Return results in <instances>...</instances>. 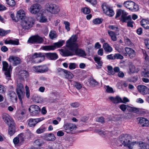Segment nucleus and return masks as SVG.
Here are the masks:
<instances>
[{
  "label": "nucleus",
  "mask_w": 149,
  "mask_h": 149,
  "mask_svg": "<svg viewBox=\"0 0 149 149\" xmlns=\"http://www.w3.org/2000/svg\"><path fill=\"white\" fill-rule=\"evenodd\" d=\"M77 39L76 36H72L67 41L66 46L70 50L72 51L73 54L75 53L81 56H85L86 54L84 51L78 48V46L76 42Z\"/></svg>",
  "instance_id": "f257e3e1"
},
{
  "label": "nucleus",
  "mask_w": 149,
  "mask_h": 149,
  "mask_svg": "<svg viewBox=\"0 0 149 149\" xmlns=\"http://www.w3.org/2000/svg\"><path fill=\"white\" fill-rule=\"evenodd\" d=\"M131 136L128 134H125L121 135L119 137V141L129 149H135L139 147L140 145L138 142L135 141L130 143V140L131 139Z\"/></svg>",
  "instance_id": "f03ea898"
},
{
  "label": "nucleus",
  "mask_w": 149,
  "mask_h": 149,
  "mask_svg": "<svg viewBox=\"0 0 149 149\" xmlns=\"http://www.w3.org/2000/svg\"><path fill=\"white\" fill-rule=\"evenodd\" d=\"M35 21V19L33 17L26 18L22 21L21 24L22 27L25 30H28L33 26Z\"/></svg>",
  "instance_id": "7ed1b4c3"
},
{
  "label": "nucleus",
  "mask_w": 149,
  "mask_h": 149,
  "mask_svg": "<svg viewBox=\"0 0 149 149\" xmlns=\"http://www.w3.org/2000/svg\"><path fill=\"white\" fill-rule=\"evenodd\" d=\"M44 55V53H35L31 55L30 60L32 62L35 63H40L45 59Z\"/></svg>",
  "instance_id": "20e7f679"
},
{
  "label": "nucleus",
  "mask_w": 149,
  "mask_h": 149,
  "mask_svg": "<svg viewBox=\"0 0 149 149\" xmlns=\"http://www.w3.org/2000/svg\"><path fill=\"white\" fill-rule=\"evenodd\" d=\"M45 9L47 11L53 14H57L60 11L58 6L52 3H47L45 6Z\"/></svg>",
  "instance_id": "39448f33"
},
{
  "label": "nucleus",
  "mask_w": 149,
  "mask_h": 149,
  "mask_svg": "<svg viewBox=\"0 0 149 149\" xmlns=\"http://www.w3.org/2000/svg\"><path fill=\"white\" fill-rule=\"evenodd\" d=\"M125 7L133 12H136L139 9L138 5L133 1H125L123 3Z\"/></svg>",
  "instance_id": "423d86ee"
},
{
  "label": "nucleus",
  "mask_w": 149,
  "mask_h": 149,
  "mask_svg": "<svg viewBox=\"0 0 149 149\" xmlns=\"http://www.w3.org/2000/svg\"><path fill=\"white\" fill-rule=\"evenodd\" d=\"M23 88V86L21 83H17L16 92L21 104H22V99L24 96V93L22 91Z\"/></svg>",
  "instance_id": "0eeeda50"
},
{
  "label": "nucleus",
  "mask_w": 149,
  "mask_h": 149,
  "mask_svg": "<svg viewBox=\"0 0 149 149\" xmlns=\"http://www.w3.org/2000/svg\"><path fill=\"white\" fill-rule=\"evenodd\" d=\"M121 15V21L123 22H127V20L130 18V16H127V13L124 10L119 9L117 10L116 16V18L119 17Z\"/></svg>",
  "instance_id": "6e6552de"
},
{
  "label": "nucleus",
  "mask_w": 149,
  "mask_h": 149,
  "mask_svg": "<svg viewBox=\"0 0 149 149\" xmlns=\"http://www.w3.org/2000/svg\"><path fill=\"white\" fill-rule=\"evenodd\" d=\"M102 8L104 13L109 17H112L114 15L115 13L113 9L109 7L106 3L102 4Z\"/></svg>",
  "instance_id": "1a4fd4ad"
},
{
  "label": "nucleus",
  "mask_w": 149,
  "mask_h": 149,
  "mask_svg": "<svg viewBox=\"0 0 149 149\" xmlns=\"http://www.w3.org/2000/svg\"><path fill=\"white\" fill-rule=\"evenodd\" d=\"M3 68L2 70L5 72L4 74L6 77L10 78V74L12 71V68L11 66L8 67V63L5 61L2 62Z\"/></svg>",
  "instance_id": "9d476101"
},
{
  "label": "nucleus",
  "mask_w": 149,
  "mask_h": 149,
  "mask_svg": "<svg viewBox=\"0 0 149 149\" xmlns=\"http://www.w3.org/2000/svg\"><path fill=\"white\" fill-rule=\"evenodd\" d=\"M43 40L42 38L38 35H36L31 37L30 38L28 42L31 43H42Z\"/></svg>",
  "instance_id": "9b49d317"
},
{
  "label": "nucleus",
  "mask_w": 149,
  "mask_h": 149,
  "mask_svg": "<svg viewBox=\"0 0 149 149\" xmlns=\"http://www.w3.org/2000/svg\"><path fill=\"white\" fill-rule=\"evenodd\" d=\"M29 111L32 116H35L38 114L40 111V108L36 105H32L29 108Z\"/></svg>",
  "instance_id": "f8f14e48"
},
{
  "label": "nucleus",
  "mask_w": 149,
  "mask_h": 149,
  "mask_svg": "<svg viewBox=\"0 0 149 149\" xmlns=\"http://www.w3.org/2000/svg\"><path fill=\"white\" fill-rule=\"evenodd\" d=\"M44 119V118H43L35 119L31 118L27 121L28 123V125L30 127H34L38 123L43 120Z\"/></svg>",
  "instance_id": "ddd939ff"
},
{
  "label": "nucleus",
  "mask_w": 149,
  "mask_h": 149,
  "mask_svg": "<svg viewBox=\"0 0 149 149\" xmlns=\"http://www.w3.org/2000/svg\"><path fill=\"white\" fill-rule=\"evenodd\" d=\"M64 129L67 132H69L75 130L77 128L76 126L74 124L71 123H67L63 125Z\"/></svg>",
  "instance_id": "4468645a"
},
{
  "label": "nucleus",
  "mask_w": 149,
  "mask_h": 149,
  "mask_svg": "<svg viewBox=\"0 0 149 149\" xmlns=\"http://www.w3.org/2000/svg\"><path fill=\"white\" fill-rule=\"evenodd\" d=\"M40 9V5L36 3L32 5L29 8V11L30 13L33 14H36L38 13Z\"/></svg>",
  "instance_id": "2eb2a0df"
},
{
  "label": "nucleus",
  "mask_w": 149,
  "mask_h": 149,
  "mask_svg": "<svg viewBox=\"0 0 149 149\" xmlns=\"http://www.w3.org/2000/svg\"><path fill=\"white\" fill-rule=\"evenodd\" d=\"M9 61L12 63L14 66H16L21 62V59L20 58L14 56H10L9 58Z\"/></svg>",
  "instance_id": "dca6fc26"
},
{
  "label": "nucleus",
  "mask_w": 149,
  "mask_h": 149,
  "mask_svg": "<svg viewBox=\"0 0 149 149\" xmlns=\"http://www.w3.org/2000/svg\"><path fill=\"white\" fill-rule=\"evenodd\" d=\"M2 118L4 121L8 125L14 123L12 118L7 113H3L2 115Z\"/></svg>",
  "instance_id": "f3484780"
},
{
  "label": "nucleus",
  "mask_w": 149,
  "mask_h": 149,
  "mask_svg": "<svg viewBox=\"0 0 149 149\" xmlns=\"http://www.w3.org/2000/svg\"><path fill=\"white\" fill-rule=\"evenodd\" d=\"M137 89L139 91L142 95H145L149 94V89L144 86L139 85Z\"/></svg>",
  "instance_id": "a211bd4d"
},
{
  "label": "nucleus",
  "mask_w": 149,
  "mask_h": 149,
  "mask_svg": "<svg viewBox=\"0 0 149 149\" xmlns=\"http://www.w3.org/2000/svg\"><path fill=\"white\" fill-rule=\"evenodd\" d=\"M125 50L126 53L125 54V55L127 56L128 54L130 58L134 57L136 56L135 51L132 48L126 47Z\"/></svg>",
  "instance_id": "6ab92c4d"
},
{
  "label": "nucleus",
  "mask_w": 149,
  "mask_h": 149,
  "mask_svg": "<svg viewBox=\"0 0 149 149\" xmlns=\"http://www.w3.org/2000/svg\"><path fill=\"white\" fill-rule=\"evenodd\" d=\"M58 71L63 72L65 78L68 79H72L74 77L73 74L69 71L61 68L58 70Z\"/></svg>",
  "instance_id": "aec40b11"
},
{
  "label": "nucleus",
  "mask_w": 149,
  "mask_h": 149,
  "mask_svg": "<svg viewBox=\"0 0 149 149\" xmlns=\"http://www.w3.org/2000/svg\"><path fill=\"white\" fill-rule=\"evenodd\" d=\"M47 98H43L41 96L37 95H34L33 98V101L37 103H45L47 102Z\"/></svg>",
  "instance_id": "412c9836"
},
{
  "label": "nucleus",
  "mask_w": 149,
  "mask_h": 149,
  "mask_svg": "<svg viewBox=\"0 0 149 149\" xmlns=\"http://www.w3.org/2000/svg\"><path fill=\"white\" fill-rule=\"evenodd\" d=\"M44 56L48 59L52 60H55L58 58V56L56 53H44Z\"/></svg>",
  "instance_id": "4be33fe9"
},
{
  "label": "nucleus",
  "mask_w": 149,
  "mask_h": 149,
  "mask_svg": "<svg viewBox=\"0 0 149 149\" xmlns=\"http://www.w3.org/2000/svg\"><path fill=\"white\" fill-rule=\"evenodd\" d=\"M8 95L10 99L13 102H17V95L15 92L13 91H9L8 93Z\"/></svg>",
  "instance_id": "5701e85b"
},
{
  "label": "nucleus",
  "mask_w": 149,
  "mask_h": 149,
  "mask_svg": "<svg viewBox=\"0 0 149 149\" xmlns=\"http://www.w3.org/2000/svg\"><path fill=\"white\" fill-rule=\"evenodd\" d=\"M9 127L8 133V134L10 136H13L16 131V128L15 124L13 123L9 125Z\"/></svg>",
  "instance_id": "b1692460"
},
{
  "label": "nucleus",
  "mask_w": 149,
  "mask_h": 149,
  "mask_svg": "<svg viewBox=\"0 0 149 149\" xmlns=\"http://www.w3.org/2000/svg\"><path fill=\"white\" fill-rule=\"evenodd\" d=\"M139 121L143 127H148L149 125V120L145 118L141 117L139 118Z\"/></svg>",
  "instance_id": "393cba45"
},
{
  "label": "nucleus",
  "mask_w": 149,
  "mask_h": 149,
  "mask_svg": "<svg viewBox=\"0 0 149 149\" xmlns=\"http://www.w3.org/2000/svg\"><path fill=\"white\" fill-rule=\"evenodd\" d=\"M71 51L67 49H61L60 50V54L63 56H67L73 54L72 51Z\"/></svg>",
  "instance_id": "a878e982"
},
{
  "label": "nucleus",
  "mask_w": 149,
  "mask_h": 149,
  "mask_svg": "<svg viewBox=\"0 0 149 149\" xmlns=\"http://www.w3.org/2000/svg\"><path fill=\"white\" fill-rule=\"evenodd\" d=\"M141 26L146 29H149V20L145 19H142L140 22Z\"/></svg>",
  "instance_id": "bb28decb"
},
{
  "label": "nucleus",
  "mask_w": 149,
  "mask_h": 149,
  "mask_svg": "<svg viewBox=\"0 0 149 149\" xmlns=\"http://www.w3.org/2000/svg\"><path fill=\"white\" fill-rule=\"evenodd\" d=\"M17 16L21 19H25L26 12L23 10H20L17 12Z\"/></svg>",
  "instance_id": "cd10ccee"
},
{
  "label": "nucleus",
  "mask_w": 149,
  "mask_h": 149,
  "mask_svg": "<svg viewBox=\"0 0 149 149\" xmlns=\"http://www.w3.org/2000/svg\"><path fill=\"white\" fill-rule=\"evenodd\" d=\"M102 47L106 52L110 53L113 51L112 48L107 43H104Z\"/></svg>",
  "instance_id": "c85d7f7f"
},
{
  "label": "nucleus",
  "mask_w": 149,
  "mask_h": 149,
  "mask_svg": "<svg viewBox=\"0 0 149 149\" xmlns=\"http://www.w3.org/2000/svg\"><path fill=\"white\" fill-rule=\"evenodd\" d=\"M56 137L54 135L52 134H46L45 136V140L48 141H54L56 139Z\"/></svg>",
  "instance_id": "c756f323"
},
{
  "label": "nucleus",
  "mask_w": 149,
  "mask_h": 149,
  "mask_svg": "<svg viewBox=\"0 0 149 149\" xmlns=\"http://www.w3.org/2000/svg\"><path fill=\"white\" fill-rule=\"evenodd\" d=\"M109 99L113 103L116 104L120 103L121 102V98L119 96H116L115 97L111 96Z\"/></svg>",
  "instance_id": "7c9ffc66"
},
{
  "label": "nucleus",
  "mask_w": 149,
  "mask_h": 149,
  "mask_svg": "<svg viewBox=\"0 0 149 149\" xmlns=\"http://www.w3.org/2000/svg\"><path fill=\"white\" fill-rule=\"evenodd\" d=\"M5 43L6 44H9L13 45H18L19 44V40H6L5 41Z\"/></svg>",
  "instance_id": "2f4dec72"
},
{
  "label": "nucleus",
  "mask_w": 149,
  "mask_h": 149,
  "mask_svg": "<svg viewBox=\"0 0 149 149\" xmlns=\"http://www.w3.org/2000/svg\"><path fill=\"white\" fill-rule=\"evenodd\" d=\"M41 49L46 51L53 50L55 49L53 45L43 46L41 47Z\"/></svg>",
  "instance_id": "473e14b6"
},
{
  "label": "nucleus",
  "mask_w": 149,
  "mask_h": 149,
  "mask_svg": "<svg viewBox=\"0 0 149 149\" xmlns=\"http://www.w3.org/2000/svg\"><path fill=\"white\" fill-rule=\"evenodd\" d=\"M108 33L111 37V40L113 41H116L117 40V37L115 33L112 31L108 30Z\"/></svg>",
  "instance_id": "72a5a7b5"
},
{
  "label": "nucleus",
  "mask_w": 149,
  "mask_h": 149,
  "mask_svg": "<svg viewBox=\"0 0 149 149\" xmlns=\"http://www.w3.org/2000/svg\"><path fill=\"white\" fill-rule=\"evenodd\" d=\"M23 135V134H19L17 136L14 138L13 139V142L16 145L19 143V140L21 139Z\"/></svg>",
  "instance_id": "f704fd0d"
},
{
  "label": "nucleus",
  "mask_w": 149,
  "mask_h": 149,
  "mask_svg": "<svg viewBox=\"0 0 149 149\" xmlns=\"http://www.w3.org/2000/svg\"><path fill=\"white\" fill-rule=\"evenodd\" d=\"M65 42V41L63 40H61L58 42L55 43L53 46L54 47L55 49L56 48H59L63 46Z\"/></svg>",
  "instance_id": "c9c22d12"
},
{
  "label": "nucleus",
  "mask_w": 149,
  "mask_h": 149,
  "mask_svg": "<svg viewBox=\"0 0 149 149\" xmlns=\"http://www.w3.org/2000/svg\"><path fill=\"white\" fill-rule=\"evenodd\" d=\"M107 72L108 74L110 75H114V71H113V67L111 65H107Z\"/></svg>",
  "instance_id": "e433bc0d"
},
{
  "label": "nucleus",
  "mask_w": 149,
  "mask_h": 149,
  "mask_svg": "<svg viewBox=\"0 0 149 149\" xmlns=\"http://www.w3.org/2000/svg\"><path fill=\"white\" fill-rule=\"evenodd\" d=\"M108 28L110 29L115 30L117 35H118L119 34V33L117 34L118 32L119 31L118 28L117 26L113 25H109L108 26Z\"/></svg>",
  "instance_id": "4c0bfd02"
},
{
  "label": "nucleus",
  "mask_w": 149,
  "mask_h": 149,
  "mask_svg": "<svg viewBox=\"0 0 149 149\" xmlns=\"http://www.w3.org/2000/svg\"><path fill=\"white\" fill-rule=\"evenodd\" d=\"M129 68L130 71L131 73L137 72L139 70H138V69L137 70H136L134 66L132 64H130L129 65Z\"/></svg>",
  "instance_id": "58836bf2"
},
{
  "label": "nucleus",
  "mask_w": 149,
  "mask_h": 149,
  "mask_svg": "<svg viewBox=\"0 0 149 149\" xmlns=\"http://www.w3.org/2000/svg\"><path fill=\"white\" fill-rule=\"evenodd\" d=\"M94 60L98 65L100 66L102 65V61H101V57L98 56H96L94 57Z\"/></svg>",
  "instance_id": "ea45409f"
},
{
  "label": "nucleus",
  "mask_w": 149,
  "mask_h": 149,
  "mask_svg": "<svg viewBox=\"0 0 149 149\" xmlns=\"http://www.w3.org/2000/svg\"><path fill=\"white\" fill-rule=\"evenodd\" d=\"M40 73H44L48 70V68L45 65H40Z\"/></svg>",
  "instance_id": "a19ab883"
},
{
  "label": "nucleus",
  "mask_w": 149,
  "mask_h": 149,
  "mask_svg": "<svg viewBox=\"0 0 149 149\" xmlns=\"http://www.w3.org/2000/svg\"><path fill=\"white\" fill-rule=\"evenodd\" d=\"M19 112H20V111L19 110H18L16 111L15 114L18 120H23L24 118V116L20 114Z\"/></svg>",
  "instance_id": "79ce46f5"
},
{
  "label": "nucleus",
  "mask_w": 149,
  "mask_h": 149,
  "mask_svg": "<svg viewBox=\"0 0 149 149\" xmlns=\"http://www.w3.org/2000/svg\"><path fill=\"white\" fill-rule=\"evenodd\" d=\"M57 36L56 33L55 31H51L49 33V37L52 39H54L56 38Z\"/></svg>",
  "instance_id": "37998d69"
},
{
  "label": "nucleus",
  "mask_w": 149,
  "mask_h": 149,
  "mask_svg": "<svg viewBox=\"0 0 149 149\" xmlns=\"http://www.w3.org/2000/svg\"><path fill=\"white\" fill-rule=\"evenodd\" d=\"M46 130V128L43 127H41L36 130V132L37 134H40L45 132Z\"/></svg>",
  "instance_id": "c03bdc74"
},
{
  "label": "nucleus",
  "mask_w": 149,
  "mask_h": 149,
  "mask_svg": "<svg viewBox=\"0 0 149 149\" xmlns=\"http://www.w3.org/2000/svg\"><path fill=\"white\" fill-rule=\"evenodd\" d=\"M127 26L128 27L132 28L133 27V24L134 22L133 21H132L131 19V17L130 16V18L127 20Z\"/></svg>",
  "instance_id": "a18cd8bd"
},
{
  "label": "nucleus",
  "mask_w": 149,
  "mask_h": 149,
  "mask_svg": "<svg viewBox=\"0 0 149 149\" xmlns=\"http://www.w3.org/2000/svg\"><path fill=\"white\" fill-rule=\"evenodd\" d=\"M103 19L101 18H97L93 20V23L95 24H98L102 23Z\"/></svg>",
  "instance_id": "49530a36"
},
{
  "label": "nucleus",
  "mask_w": 149,
  "mask_h": 149,
  "mask_svg": "<svg viewBox=\"0 0 149 149\" xmlns=\"http://www.w3.org/2000/svg\"><path fill=\"white\" fill-rule=\"evenodd\" d=\"M6 3L9 6H14L15 4L14 0H6Z\"/></svg>",
  "instance_id": "de8ad7c7"
},
{
  "label": "nucleus",
  "mask_w": 149,
  "mask_h": 149,
  "mask_svg": "<svg viewBox=\"0 0 149 149\" xmlns=\"http://www.w3.org/2000/svg\"><path fill=\"white\" fill-rule=\"evenodd\" d=\"M142 76L149 77V70L144 69L141 72Z\"/></svg>",
  "instance_id": "09e8293b"
},
{
  "label": "nucleus",
  "mask_w": 149,
  "mask_h": 149,
  "mask_svg": "<svg viewBox=\"0 0 149 149\" xmlns=\"http://www.w3.org/2000/svg\"><path fill=\"white\" fill-rule=\"evenodd\" d=\"M10 31V30L5 31L2 29H0V36H4L9 33Z\"/></svg>",
  "instance_id": "8fccbe9b"
},
{
  "label": "nucleus",
  "mask_w": 149,
  "mask_h": 149,
  "mask_svg": "<svg viewBox=\"0 0 149 149\" xmlns=\"http://www.w3.org/2000/svg\"><path fill=\"white\" fill-rule=\"evenodd\" d=\"M125 42L127 45L131 47L133 46L134 45V44L130 40L127 38L125 39Z\"/></svg>",
  "instance_id": "3c124183"
},
{
  "label": "nucleus",
  "mask_w": 149,
  "mask_h": 149,
  "mask_svg": "<svg viewBox=\"0 0 149 149\" xmlns=\"http://www.w3.org/2000/svg\"><path fill=\"white\" fill-rule=\"evenodd\" d=\"M82 11L83 13L85 14H88L90 13L91 12L90 9L87 7H85L84 8L82 9Z\"/></svg>",
  "instance_id": "603ef678"
},
{
  "label": "nucleus",
  "mask_w": 149,
  "mask_h": 149,
  "mask_svg": "<svg viewBox=\"0 0 149 149\" xmlns=\"http://www.w3.org/2000/svg\"><path fill=\"white\" fill-rule=\"evenodd\" d=\"M96 131L99 134L101 135H104L106 134H108V132L107 131H103L100 130H96Z\"/></svg>",
  "instance_id": "864d4df0"
},
{
  "label": "nucleus",
  "mask_w": 149,
  "mask_h": 149,
  "mask_svg": "<svg viewBox=\"0 0 149 149\" xmlns=\"http://www.w3.org/2000/svg\"><path fill=\"white\" fill-rule=\"evenodd\" d=\"M47 19L45 16L41 15L40 18L39 22L42 23L46 22L47 21Z\"/></svg>",
  "instance_id": "5fc2aeb1"
},
{
  "label": "nucleus",
  "mask_w": 149,
  "mask_h": 149,
  "mask_svg": "<svg viewBox=\"0 0 149 149\" xmlns=\"http://www.w3.org/2000/svg\"><path fill=\"white\" fill-rule=\"evenodd\" d=\"M115 59H122L123 58V57L119 53L115 54H114Z\"/></svg>",
  "instance_id": "6e6d98bb"
},
{
  "label": "nucleus",
  "mask_w": 149,
  "mask_h": 149,
  "mask_svg": "<svg viewBox=\"0 0 149 149\" xmlns=\"http://www.w3.org/2000/svg\"><path fill=\"white\" fill-rule=\"evenodd\" d=\"M25 91L26 96L27 98H29L30 95V91L28 86L27 85L25 86Z\"/></svg>",
  "instance_id": "4d7b16f0"
},
{
  "label": "nucleus",
  "mask_w": 149,
  "mask_h": 149,
  "mask_svg": "<svg viewBox=\"0 0 149 149\" xmlns=\"http://www.w3.org/2000/svg\"><path fill=\"white\" fill-rule=\"evenodd\" d=\"M76 64L75 63H70L69 65V68L71 70L75 69L76 68Z\"/></svg>",
  "instance_id": "13d9d810"
},
{
  "label": "nucleus",
  "mask_w": 149,
  "mask_h": 149,
  "mask_svg": "<svg viewBox=\"0 0 149 149\" xmlns=\"http://www.w3.org/2000/svg\"><path fill=\"white\" fill-rule=\"evenodd\" d=\"M33 71L37 72V73H40V66H34L32 69Z\"/></svg>",
  "instance_id": "bf43d9fd"
},
{
  "label": "nucleus",
  "mask_w": 149,
  "mask_h": 149,
  "mask_svg": "<svg viewBox=\"0 0 149 149\" xmlns=\"http://www.w3.org/2000/svg\"><path fill=\"white\" fill-rule=\"evenodd\" d=\"M64 24L65 25V28L68 31H69L70 30V24L69 22L67 21H65L64 22Z\"/></svg>",
  "instance_id": "052dcab7"
},
{
  "label": "nucleus",
  "mask_w": 149,
  "mask_h": 149,
  "mask_svg": "<svg viewBox=\"0 0 149 149\" xmlns=\"http://www.w3.org/2000/svg\"><path fill=\"white\" fill-rule=\"evenodd\" d=\"M20 74H21V76L23 77L24 76L25 77H27L28 76V72L25 70H23L21 71L20 72Z\"/></svg>",
  "instance_id": "680f3d73"
},
{
  "label": "nucleus",
  "mask_w": 149,
  "mask_h": 149,
  "mask_svg": "<svg viewBox=\"0 0 149 149\" xmlns=\"http://www.w3.org/2000/svg\"><path fill=\"white\" fill-rule=\"evenodd\" d=\"M74 86L77 89L79 90L81 89L82 87V85L79 83L76 82L75 83Z\"/></svg>",
  "instance_id": "e2e57ef3"
},
{
  "label": "nucleus",
  "mask_w": 149,
  "mask_h": 149,
  "mask_svg": "<svg viewBox=\"0 0 149 149\" xmlns=\"http://www.w3.org/2000/svg\"><path fill=\"white\" fill-rule=\"evenodd\" d=\"M96 121L98 122L103 123L104 122V119L102 117H99L96 119Z\"/></svg>",
  "instance_id": "0e129e2a"
},
{
  "label": "nucleus",
  "mask_w": 149,
  "mask_h": 149,
  "mask_svg": "<svg viewBox=\"0 0 149 149\" xmlns=\"http://www.w3.org/2000/svg\"><path fill=\"white\" fill-rule=\"evenodd\" d=\"M90 84L92 85L95 86L97 84V82L94 79H92L90 80Z\"/></svg>",
  "instance_id": "69168bd1"
},
{
  "label": "nucleus",
  "mask_w": 149,
  "mask_h": 149,
  "mask_svg": "<svg viewBox=\"0 0 149 149\" xmlns=\"http://www.w3.org/2000/svg\"><path fill=\"white\" fill-rule=\"evenodd\" d=\"M106 58H107L108 60H115L114 55H113V54H110V55H107L106 56Z\"/></svg>",
  "instance_id": "338daca9"
},
{
  "label": "nucleus",
  "mask_w": 149,
  "mask_h": 149,
  "mask_svg": "<svg viewBox=\"0 0 149 149\" xmlns=\"http://www.w3.org/2000/svg\"><path fill=\"white\" fill-rule=\"evenodd\" d=\"M106 91L107 92L109 93H113V89L109 86H106Z\"/></svg>",
  "instance_id": "774afa93"
}]
</instances>
